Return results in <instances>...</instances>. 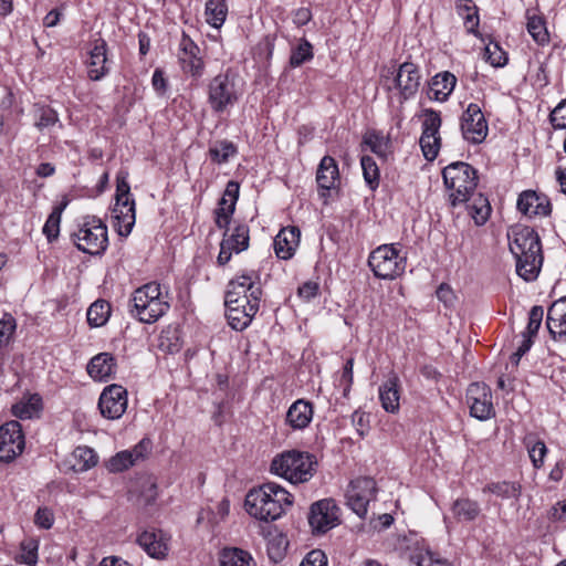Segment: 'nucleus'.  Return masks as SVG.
Returning <instances> with one entry per match:
<instances>
[{
	"label": "nucleus",
	"instance_id": "nucleus-31",
	"mask_svg": "<svg viewBox=\"0 0 566 566\" xmlns=\"http://www.w3.org/2000/svg\"><path fill=\"white\" fill-rule=\"evenodd\" d=\"M115 358L109 353H99L87 364V373L98 381H107L115 374Z\"/></svg>",
	"mask_w": 566,
	"mask_h": 566
},
{
	"label": "nucleus",
	"instance_id": "nucleus-46",
	"mask_svg": "<svg viewBox=\"0 0 566 566\" xmlns=\"http://www.w3.org/2000/svg\"><path fill=\"white\" fill-rule=\"evenodd\" d=\"M313 46L306 39H301L298 44L292 50L290 56V65L293 67L301 66L303 63L313 59Z\"/></svg>",
	"mask_w": 566,
	"mask_h": 566
},
{
	"label": "nucleus",
	"instance_id": "nucleus-41",
	"mask_svg": "<svg viewBox=\"0 0 566 566\" xmlns=\"http://www.w3.org/2000/svg\"><path fill=\"white\" fill-rule=\"evenodd\" d=\"M521 491L518 483L510 481L492 482L483 489V492H490L504 500L518 499Z\"/></svg>",
	"mask_w": 566,
	"mask_h": 566
},
{
	"label": "nucleus",
	"instance_id": "nucleus-11",
	"mask_svg": "<svg viewBox=\"0 0 566 566\" xmlns=\"http://www.w3.org/2000/svg\"><path fill=\"white\" fill-rule=\"evenodd\" d=\"M262 290L255 272L243 273L231 280L226 292L224 303L260 304Z\"/></svg>",
	"mask_w": 566,
	"mask_h": 566
},
{
	"label": "nucleus",
	"instance_id": "nucleus-2",
	"mask_svg": "<svg viewBox=\"0 0 566 566\" xmlns=\"http://www.w3.org/2000/svg\"><path fill=\"white\" fill-rule=\"evenodd\" d=\"M510 251L516 261V273L525 282L538 277L543 265L542 244L537 232L530 227H516L509 233Z\"/></svg>",
	"mask_w": 566,
	"mask_h": 566
},
{
	"label": "nucleus",
	"instance_id": "nucleus-32",
	"mask_svg": "<svg viewBox=\"0 0 566 566\" xmlns=\"http://www.w3.org/2000/svg\"><path fill=\"white\" fill-rule=\"evenodd\" d=\"M41 410H42V398L38 394L28 395V396L22 397L11 408L12 415L22 420L39 417Z\"/></svg>",
	"mask_w": 566,
	"mask_h": 566
},
{
	"label": "nucleus",
	"instance_id": "nucleus-7",
	"mask_svg": "<svg viewBox=\"0 0 566 566\" xmlns=\"http://www.w3.org/2000/svg\"><path fill=\"white\" fill-rule=\"evenodd\" d=\"M374 275L381 280H395L406 270V256L394 244L376 248L368 258Z\"/></svg>",
	"mask_w": 566,
	"mask_h": 566
},
{
	"label": "nucleus",
	"instance_id": "nucleus-18",
	"mask_svg": "<svg viewBox=\"0 0 566 566\" xmlns=\"http://www.w3.org/2000/svg\"><path fill=\"white\" fill-rule=\"evenodd\" d=\"M136 543L151 558L161 560L168 555L169 536L161 530L142 531L136 537Z\"/></svg>",
	"mask_w": 566,
	"mask_h": 566
},
{
	"label": "nucleus",
	"instance_id": "nucleus-57",
	"mask_svg": "<svg viewBox=\"0 0 566 566\" xmlns=\"http://www.w3.org/2000/svg\"><path fill=\"white\" fill-rule=\"evenodd\" d=\"M319 294V284L314 281L304 282L297 290V295L304 302H310Z\"/></svg>",
	"mask_w": 566,
	"mask_h": 566
},
{
	"label": "nucleus",
	"instance_id": "nucleus-4",
	"mask_svg": "<svg viewBox=\"0 0 566 566\" xmlns=\"http://www.w3.org/2000/svg\"><path fill=\"white\" fill-rule=\"evenodd\" d=\"M317 470V460L314 454L287 450L276 454L270 465V472L292 484L308 482Z\"/></svg>",
	"mask_w": 566,
	"mask_h": 566
},
{
	"label": "nucleus",
	"instance_id": "nucleus-28",
	"mask_svg": "<svg viewBox=\"0 0 566 566\" xmlns=\"http://www.w3.org/2000/svg\"><path fill=\"white\" fill-rule=\"evenodd\" d=\"M227 307V318L229 325L235 331L245 329L252 322L259 311V305L253 303L245 305L241 303H224Z\"/></svg>",
	"mask_w": 566,
	"mask_h": 566
},
{
	"label": "nucleus",
	"instance_id": "nucleus-45",
	"mask_svg": "<svg viewBox=\"0 0 566 566\" xmlns=\"http://www.w3.org/2000/svg\"><path fill=\"white\" fill-rule=\"evenodd\" d=\"M363 144L379 157H385L388 149V140L385 136L376 130L367 132L363 137Z\"/></svg>",
	"mask_w": 566,
	"mask_h": 566
},
{
	"label": "nucleus",
	"instance_id": "nucleus-29",
	"mask_svg": "<svg viewBox=\"0 0 566 566\" xmlns=\"http://www.w3.org/2000/svg\"><path fill=\"white\" fill-rule=\"evenodd\" d=\"M301 232L296 227L283 228L274 238V252L279 259H291L300 243Z\"/></svg>",
	"mask_w": 566,
	"mask_h": 566
},
{
	"label": "nucleus",
	"instance_id": "nucleus-61",
	"mask_svg": "<svg viewBox=\"0 0 566 566\" xmlns=\"http://www.w3.org/2000/svg\"><path fill=\"white\" fill-rule=\"evenodd\" d=\"M233 213H234V210H231L229 208H217L214 211L216 226L219 229H224V231L227 229H230L229 226H230Z\"/></svg>",
	"mask_w": 566,
	"mask_h": 566
},
{
	"label": "nucleus",
	"instance_id": "nucleus-49",
	"mask_svg": "<svg viewBox=\"0 0 566 566\" xmlns=\"http://www.w3.org/2000/svg\"><path fill=\"white\" fill-rule=\"evenodd\" d=\"M422 117V132L432 135H439V130L442 124L440 112L432 108H426L421 113Z\"/></svg>",
	"mask_w": 566,
	"mask_h": 566
},
{
	"label": "nucleus",
	"instance_id": "nucleus-33",
	"mask_svg": "<svg viewBox=\"0 0 566 566\" xmlns=\"http://www.w3.org/2000/svg\"><path fill=\"white\" fill-rule=\"evenodd\" d=\"M481 511L480 504L469 497H459L451 505L452 515L458 522H473Z\"/></svg>",
	"mask_w": 566,
	"mask_h": 566
},
{
	"label": "nucleus",
	"instance_id": "nucleus-52",
	"mask_svg": "<svg viewBox=\"0 0 566 566\" xmlns=\"http://www.w3.org/2000/svg\"><path fill=\"white\" fill-rule=\"evenodd\" d=\"M65 205L61 207H56L52 213L46 219L44 226H43V233L48 238V240L51 242L54 239L57 238L60 232V222H61V213Z\"/></svg>",
	"mask_w": 566,
	"mask_h": 566
},
{
	"label": "nucleus",
	"instance_id": "nucleus-40",
	"mask_svg": "<svg viewBox=\"0 0 566 566\" xmlns=\"http://www.w3.org/2000/svg\"><path fill=\"white\" fill-rule=\"evenodd\" d=\"M469 214L476 226H483L490 218L491 206L486 197L479 193L468 206Z\"/></svg>",
	"mask_w": 566,
	"mask_h": 566
},
{
	"label": "nucleus",
	"instance_id": "nucleus-15",
	"mask_svg": "<svg viewBox=\"0 0 566 566\" xmlns=\"http://www.w3.org/2000/svg\"><path fill=\"white\" fill-rule=\"evenodd\" d=\"M461 133L465 140L472 144L482 143L488 136L489 126L481 111L475 103H470L461 116Z\"/></svg>",
	"mask_w": 566,
	"mask_h": 566
},
{
	"label": "nucleus",
	"instance_id": "nucleus-38",
	"mask_svg": "<svg viewBox=\"0 0 566 566\" xmlns=\"http://www.w3.org/2000/svg\"><path fill=\"white\" fill-rule=\"evenodd\" d=\"M32 114L34 126L39 130L50 128L60 122L57 112L49 105L35 104Z\"/></svg>",
	"mask_w": 566,
	"mask_h": 566
},
{
	"label": "nucleus",
	"instance_id": "nucleus-10",
	"mask_svg": "<svg viewBox=\"0 0 566 566\" xmlns=\"http://www.w3.org/2000/svg\"><path fill=\"white\" fill-rule=\"evenodd\" d=\"M377 485L373 478L359 476L352 480L347 486L345 499L346 505L357 516L365 518L368 505L376 499Z\"/></svg>",
	"mask_w": 566,
	"mask_h": 566
},
{
	"label": "nucleus",
	"instance_id": "nucleus-9",
	"mask_svg": "<svg viewBox=\"0 0 566 566\" xmlns=\"http://www.w3.org/2000/svg\"><path fill=\"white\" fill-rule=\"evenodd\" d=\"M239 90L233 75L220 73L208 84V103L214 113H223L239 101Z\"/></svg>",
	"mask_w": 566,
	"mask_h": 566
},
{
	"label": "nucleus",
	"instance_id": "nucleus-56",
	"mask_svg": "<svg viewBox=\"0 0 566 566\" xmlns=\"http://www.w3.org/2000/svg\"><path fill=\"white\" fill-rule=\"evenodd\" d=\"M549 120L555 129H566V99L552 111Z\"/></svg>",
	"mask_w": 566,
	"mask_h": 566
},
{
	"label": "nucleus",
	"instance_id": "nucleus-25",
	"mask_svg": "<svg viewBox=\"0 0 566 566\" xmlns=\"http://www.w3.org/2000/svg\"><path fill=\"white\" fill-rule=\"evenodd\" d=\"M400 395V380L396 374L389 375L378 388V397L381 407L389 413H397L399 411Z\"/></svg>",
	"mask_w": 566,
	"mask_h": 566
},
{
	"label": "nucleus",
	"instance_id": "nucleus-42",
	"mask_svg": "<svg viewBox=\"0 0 566 566\" xmlns=\"http://www.w3.org/2000/svg\"><path fill=\"white\" fill-rule=\"evenodd\" d=\"M525 447L533 468L536 470L541 469L548 453L545 442L535 437H527L525 439Z\"/></svg>",
	"mask_w": 566,
	"mask_h": 566
},
{
	"label": "nucleus",
	"instance_id": "nucleus-44",
	"mask_svg": "<svg viewBox=\"0 0 566 566\" xmlns=\"http://www.w3.org/2000/svg\"><path fill=\"white\" fill-rule=\"evenodd\" d=\"M360 166L366 185L371 191L379 187L380 172L373 157L365 155L360 158Z\"/></svg>",
	"mask_w": 566,
	"mask_h": 566
},
{
	"label": "nucleus",
	"instance_id": "nucleus-39",
	"mask_svg": "<svg viewBox=\"0 0 566 566\" xmlns=\"http://www.w3.org/2000/svg\"><path fill=\"white\" fill-rule=\"evenodd\" d=\"M72 457L74 459L73 468L77 472L90 470L91 468L95 467L98 461V457L94 449L86 446L76 447L72 453Z\"/></svg>",
	"mask_w": 566,
	"mask_h": 566
},
{
	"label": "nucleus",
	"instance_id": "nucleus-30",
	"mask_svg": "<svg viewBox=\"0 0 566 566\" xmlns=\"http://www.w3.org/2000/svg\"><path fill=\"white\" fill-rule=\"evenodd\" d=\"M457 84V77L449 71L436 74L430 83L428 90V98L436 102H446L452 94Z\"/></svg>",
	"mask_w": 566,
	"mask_h": 566
},
{
	"label": "nucleus",
	"instance_id": "nucleus-8",
	"mask_svg": "<svg viewBox=\"0 0 566 566\" xmlns=\"http://www.w3.org/2000/svg\"><path fill=\"white\" fill-rule=\"evenodd\" d=\"M116 202L113 208V218L116 220L115 227L122 237H127L135 224V200L130 193V186L127 176L119 172L116 177Z\"/></svg>",
	"mask_w": 566,
	"mask_h": 566
},
{
	"label": "nucleus",
	"instance_id": "nucleus-36",
	"mask_svg": "<svg viewBox=\"0 0 566 566\" xmlns=\"http://www.w3.org/2000/svg\"><path fill=\"white\" fill-rule=\"evenodd\" d=\"M228 15L227 0H207L205 4V20L214 28L220 29Z\"/></svg>",
	"mask_w": 566,
	"mask_h": 566
},
{
	"label": "nucleus",
	"instance_id": "nucleus-51",
	"mask_svg": "<svg viewBox=\"0 0 566 566\" xmlns=\"http://www.w3.org/2000/svg\"><path fill=\"white\" fill-rule=\"evenodd\" d=\"M38 542L33 539L24 541L21 543V552L15 560L29 566H34L38 563Z\"/></svg>",
	"mask_w": 566,
	"mask_h": 566
},
{
	"label": "nucleus",
	"instance_id": "nucleus-13",
	"mask_svg": "<svg viewBox=\"0 0 566 566\" xmlns=\"http://www.w3.org/2000/svg\"><path fill=\"white\" fill-rule=\"evenodd\" d=\"M467 402L470 415L478 420L485 421L495 416L492 391L484 382H473L468 387Z\"/></svg>",
	"mask_w": 566,
	"mask_h": 566
},
{
	"label": "nucleus",
	"instance_id": "nucleus-1",
	"mask_svg": "<svg viewBox=\"0 0 566 566\" xmlns=\"http://www.w3.org/2000/svg\"><path fill=\"white\" fill-rule=\"evenodd\" d=\"M294 496L282 485L266 482L250 490L245 496V510L250 516L273 522L282 517L292 507Z\"/></svg>",
	"mask_w": 566,
	"mask_h": 566
},
{
	"label": "nucleus",
	"instance_id": "nucleus-48",
	"mask_svg": "<svg viewBox=\"0 0 566 566\" xmlns=\"http://www.w3.org/2000/svg\"><path fill=\"white\" fill-rule=\"evenodd\" d=\"M419 143H420V147H421L424 158L429 161L434 160L440 150V145H441L440 135L431 136L430 134L421 133Z\"/></svg>",
	"mask_w": 566,
	"mask_h": 566
},
{
	"label": "nucleus",
	"instance_id": "nucleus-17",
	"mask_svg": "<svg viewBox=\"0 0 566 566\" xmlns=\"http://www.w3.org/2000/svg\"><path fill=\"white\" fill-rule=\"evenodd\" d=\"M127 390L120 385H109L102 391L98 408L104 418L119 419L127 408Z\"/></svg>",
	"mask_w": 566,
	"mask_h": 566
},
{
	"label": "nucleus",
	"instance_id": "nucleus-20",
	"mask_svg": "<svg viewBox=\"0 0 566 566\" xmlns=\"http://www.w3.org/2000/svg\"><path fill=\"white\" fill-rule=\"evenodd\" d=\"M199 53L198 45L184 33L179 43L178 60L182 71L196 78L201 77L205 72V63Z\"/></svg>",
	"mask_w": 566,
	"mask_h": 566
},
{
	"label": "nucleus",
	"instance_id": "nucleus-58",
	"mask_svg": "<svg viewBox=\"0 0 566 566\" xmlns=\"http://www.w3.org/2000/svg\"><path fill=\"white\" fill-rule=\"evenodd\" d=\"M520 336H521L520 344H518L516 350L510 357V361L515 366L518 365L521 358L531 349V347L533 345V338L522 335V334Z\"/></svg>",
	"mask_w": 566,
	"mask_h": 566
},
{
	"label": "nucleus",
	"instance_id": "nucleus-64",
	"mask_svg": "<svg viewBox=\"0 0 566 566\" xmlns=\"http://www.w3.org/2000/svg\"><path fill=\"white\" fill-rule=\"evenodd\" d=\"M151 85L155 92L159 95H164L167 91V80L165 73L160 69H156L151 76Z\"/></svg>",
	"mask_w": 566,
	"mask_h": 566
},
{
	"label": "nucleus",
	"instance_id": "nucleus-50",
	"mask_svg": "<svg viewBox=\"0 0 566 566\" xmlns=\"http://www.w3.org/2000/svg\"><path fill=\"white\" fill-rule=\"evenodd\" d=\"M354 358H348L343 366L339 377L336 379L337 387L342 389L343 397L349 396L352 385L354 381Z\"/></svg>",
	"mask_w": 566,
	"mask_h": 566
},
{
	"label": "nucleus",
	"instance_id": "nucleus-14",
	"mask_svg": "<svg viewBox=\"0 0 566 566\" xmlns=\"http://www.w3.org/2000/svg\"><path fill=\"white\" fill-rule=\"evenodd\" d=\"M24 446V434L18 421L11 420L0 427V461H13L23 452Z\"/></svg>",
	"mask_w": 566,
	"mask_h": 566
},
{
	"label": "nucleus",
	"instance_id": "nucleus-5",
	"mask_svg": "<svg viewBox=\"0 0 566 566\" xmlns=\"http://www.w3.org/2000/svg\"><path fill=\"white\" fill-rule=\"evenodd\" d=\"M442 177L453 207L465 203L478 186L476 170L464 161L451 163L444 167Z\"/></svg>",
	"mask_w": 566,
	"mask_h": 566
},
{
	"label": "nucleus",
	"instance_id": "nucleus-35",
	"mask_svg": "<svg viewBox=\"0 0 566 566\" xmlns=\"http://www.w3.org/2000/svg\"><path fill=\"white\" fill-rule=\"evenodd\" d=\"M219 566H256L252 555L238 547H226L219 554Z\"/></svg>",
	"mask_w": 566,
	"mask_h": 566
},
{
	"label": "nucleus",
	"instance_id": "nucleus-26",
	"mask_svg": "<svg viewBox=\"0 0 566 566\" xmlns=\"http://www.w3.org/2000/svg\"><path fill=\"white\" fill-rule=\"evenodd\" d=\"M339 181V169L336 160L331 156H324L316 170V182L319 196L325 197L326 192L334 189Z\"/></svg>",
	"mask_w": 566,
	"mask_h": 566
},
{
	"label": "nucleus",
	"instance_id": "nucleus-37",
	"mask_svg": "<svg viewBox=\"0 0 566 566\" xmlns=\"http://www.w3.org/2000/svg\"><path fill=\"white\" fill-rule=\"evenodd\" d=\"M455 9L458 14L463 19L467 31L476 35L480 19L475 3L472 0H459Z\"/></svg>",
	"mask_w": 566,
	"mask_h": 566
},
{
	"label": "nucleus",
	"instance_id": "nucleus-53",
	"mask_svg": "<svg viewBox=\"0 0 566 566\" xmlns=\"http://www.w3.org/2000/svg\"><path fill=\"white\" fill-rule=\"evenodd\" d=\"M543 315H544V310L542 306H539V305L533 306L528 313L527 326H526L525 331H523L521 334L528 336L531 338H534L537 335V332L541 327Z\"/></svg>",
	"mask_w": 566,
	"mask_h": 566
},
{
	"label": "nucleus",
	"instance_id": "nucleus-43",
	"mask_svg": "<svg viewBox=\"0 0 566 566\" xmlns=\"http://www.w3.org/2000/svg\"><path fill=\"white\" fill-rule=\"evenodd\" d=\"M111 305L104 300L94 302L87 310V322L92 327H101L108 321Z\"/></svg>",
	"mask_w": 566,
	"mask_h": 566
},
{
	"label": "nucleus",
	"instance_id": "nucleus-6",
	"mask_svg": "<svg viewBox=\"0 0 566 566\" xmlns=\"http://www.w3.org/2000/svg\"><path fill=\"white\" fill-rule=\"evenodd\" d=\"M73 237L77 249L92 255L102 254L108 245L107 227L94 216L83 217Z\"/></svg>",
	"mask_w": 566,
	"mask_h": 566
},
{
	"label": "nucleus",
	"instance_id": "nucleus-55",
	"mask_svg": "<svg viewBox=\"0 0 566 566\" xmlns=\"http://www.w3.org/2000/svg\"><path fill=\"white\" fill-rule=\"evenodd\" d=\"M17 328L15 318L6 313L0 319V346L9 345Z\"/></svg>",
	"mask_w": 566,
	"mask_h": 566
},
{
	"label": "nucleus",
	"instance_id": "nucleus-24",
	"mask_svg": "<svg viewBox=\"0 0 566 566\" xmlns=\"http://www.w3.org/2000/svg\"><path fill=\"white\" fill-rule=\"evenodd\" d=\"M546 326L555 340L566 343V296H562L548 307Z\"/></svg>",
	"mask_w": 566,
	"mask_h": 566
},
{
	"label": "nucleus",
	"instance_id": "nucleus-12",
	"mask_svg": "<svg viewBox=\"0 0 566 566\" xmlns=\"http://www.w3.org/2000/svg\"><path fill=\"white\" fill-rule=\"evenodd\" d=\"M339 522V507L335 500L323 499L311 505L308 523L314 534H324Z\"/></svg>",
	"mask_w": 566,
	"mask_h": 566
},
{
	"label": "nucleus",
	"instance_id": "nucleus-63",
	"mask_svg": "<svg viewBox=\"0 0 566 566\" xmlns=\"http://www.w3.org/2000/svg\"><path fill=\"white\" fill-rule=\"evenodd\" d=\"M416 558L417 566H451L447 560L434 558L433 554L430 552H426L424 554H419Z\"/></svg>",
	"mask_w": 566,
	"mask_h": 566
},
{
	"label": "nucleus",
	"instance_id": "nucleus-3",
	"mask_svg": "<svg viewBox=\"0 0 566 566\" xmlns=\"http://www.w3.org/2000/svg\"><path fill=\"white\" fill-rule=\"evenodd\" d=\"M168 287L153 281L137 287L129 298L130 315L145 324H154L170 308Z\"/></svg>",
	"mask_w": 566,
	"mask_h": 566
},
{
	"label": "nucleus",
	"instance_id": "nucleus-19",
	"mask_svg": "<svg viewBox=\"0 0 566 566\" xmlns=\"http://www.w3.org/2000/svg\"><path fill=\"white\" fill-rule=\"evenodd\" d=\"M516 207L517 210L527 218H544L552 212V205L548 197L543 192L531 189L520 193Z\"/></svg>",
	"mask_w": 566,
	"mask_h": 566
},
{
	"label": "nucleus",
	"instance_id": "nucleus-59",
	"mask_svg": "<svg viewBox=\"0 0 566 566\" xmlns=\"http://www.w3.org/2000/svg\"><path fill=\"white\" fill-rule=\"evenodd\" d=\"M300 566H327V557L321 549H313L306 554Z\"/></svg>",
	"mask_w": 566,
	"mask_h": 566
},
{
	"label": "nucleus",
	"instance_id": "nucleus-47",
	"mask_svg": "<svg viewBox=\"0 0 566 566\" xmlns=\"http://www.w3.org/2000/svg\"><path fill=\"white\" fill-rule=\"evenodd\" d=\"M527 31L531 36L541 45L548 43L549 35L543 18L533 15L527 20Z\"/></svg>",
	"mask_w": 566,
	"mask_h": 566
},
{
	"label": "nucleus",
	"instance_id": "nucleus-60",
	"mask_svg": "<svg viewBox=\"0 0 566 566\" xmlns=\"http://www.w3.org/2000/svg\"><path fill=\"white\" fill-rule=\"evenodd\" d=\"M240 185L234 180H230L224 189L222 198L228 199L229 209L235 210V205L239 199Z\"/></svg>",
	"mask_w": 566,
	"mask_h": 566
},
{
	"label": "nucleus",
	"instance_id": "nucleus-62",
	"mask_svg": "<svg viewBox=\"0 0 566 566\" xmlns=\"http://www.w3.org/2000/svg\"><path fill=\"white\" fill-rule=\"evenodd\" d=\"M53 522H54L53 513L49 509L43 507V509H39L36 511L35 516H34V523L39 527L49 530L52 527Z\"/></svg>",
	"mask_w": 566,
	"mask_h": 566
},
{
	"label": "nucleus",
	"instance_id": "nucleus-54",
	"mask_svg": "<svg viewBox=\"0 0 566 566\" xmlns=\"http://www.w3.org/2000/svg\"><path fill=\"white\" fill-rule=\"evenodd\" d=\"M484 55L492 66L501 67L507 63V55L497 43H489L484 49Z\"/></svg>",
	"mask_w": 566,
	"mask_h": 566
},
{
	"label": "nucleus",
	"instance_id": "nucleus-21",
	"mask_svg": "<svg viewBox=\"0 0 566 566\" xmlns=\"http://www.w3.org/2000/svg\"><path fill=\"white\" fill-rule=\"evenodd\" d=\"M150 447V440L143 439L132 450L117 452L106 463L107 470L112 473H118L129 469L149 453Z\"/></svg>",
	"mask_w": 566,
	"mask_h": 566
},
{
	"label": "nucleus",
	"instance_id": "nucleus-23",
	"mask_svg": "<svg viewBox=\"0 0 566 566\" xmlns=\"http://www.w3.org/2000/svg\"><path fill=\"white\" fill-rule=\"evenodd\" d=\"M88 77L92 81H99L104 76H106L109 72L107 67V43L106 41L98 36L94 39L91 43V49L88 51Z\"/></svg>",
	"mask_w": 566,
	"mask_h": 566
},
{
	"label": "nucleus",
	"instance_id": "nucleus-27",
	"mask_svg": "<svg viewBox=\"0 0 566 566\" xmlns=\"http://www.w3.org/2000/svg\"><path fill=\"white\" fill-rule=\"evenodd\" d=\"M313 415L314 408L312 402L305 399H297L289 407L285 415V423L292 430H303L310 426Z\"/></svg>",
	"mask_w": 566,
	"mask_h": 566
},
{
	"label": "nucleus",
	"instance_id": "nucleus-16",
	"mask_svg": "<svg viewBox=\"0 0 566 566\" xmlns=\"http://www.w3.org/2000/svg\"><path fill=\"white\" fill-rule=\"evenodd\" d=\"M249 227L244 223H238L223 232L217 258L219 265H226L231 260L232 253H240L249 248Z\"/></svg>",
	"mask_w": 566,
	"mask_h": 566
},
{
	"label": "nucleus",
	"instance_id": "nucleus-34",
	"mask_svg": "<svg viewBox=\"0 0 566 566\" xmlns=\"http://www.w3.org/2000/svg\"><path fill=\"white\" fill-rule=\"evenodd\" d=\"M238 155V146L228 139L212 143L208 149V156L213 164L223 165Z\"/></svg>",
	"mask_w": 566,
	"mask_h": 566
},
{
	"label": "nucleus",
	"instance_id": "nucleus-22",
	"mask_svg": "<svg viewBox=\"0 0 566 566\" xmlns=\"http://www.w3.org/2000/svg\"><path fill=\"white\" fill-rule=\"evenodd\" d=\"M420 80V70L416 64L405 62L399 66L395 77V84L403 101L410 99L417 94Z\"/></svg>",
	"mask_w": 566,
	"mask_h": 566
}]
</instances>
